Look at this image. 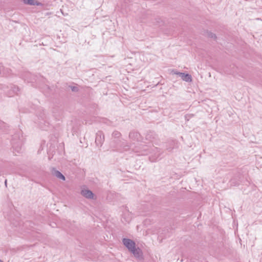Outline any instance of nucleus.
I'll use <instances>...</instances> for the list:
<instances>
[{
	"instance_id": "nucleus-1",
	"label": "nucleus",
	"mask_w": 262,
	"mask_h": 262,
	"mask_svg": "<svg viewBox=\"0 0 262 262\" xmlns=\"http://www.w3.org/2000/svg\"><path fill=\"white\" fill-rule=\"evenodd\" d=\"M122 243L130 252L136 247L135 242L129 238H123Z\"/></svg>"
},
{
	"instance_id": "nucleus-2",
	"label": "nucleus",
	"mask_w": 262,
	"mask_h": 262,
	"mask_svg": "<svg viewBox=\"0 0 262 262\" xmlns=\"http://www.w3.org/2000/svg\"><path fill=\"white\" fill-rule=\"evenodd\" d=\"M104 140V136L101 132H99L96 134L95 142L98 146H101Z\"/></svg>"
},
{
	"instance_id": "nucleus-3",
	"label": "nucleus",
	"mask_w": 262,
	"mask_h": 262,
	"mask_svg": "<svg viewBox=\"0 0 262 262\" xmlns=\"http://www.w3.org/2000/svg\"><path fill=\"white\" fill-rule=\"evenodd\" d=\"M134 256L138 259L143 258V253L142 250L139 248L135 247L131 251Z\"/></svg>"
},
{
	"instance_id": "nucleus-4",
	"label": "nucleus",
	"mask_w": 262,
	"mask_h": 262,
	"mask_svg": "<svg viewBox=\"0 0 262 262\" xmlns=\"http://www.w3.org/2000/svg\"><path fill=\"white\" fill-rule=\"evenodd\" d=\"M179 76H180L181 78L185 81L191 82L192 81L191 76L189 74L182 73L179 74Z\"/></svg>"
},
{
	"instance_id": "nucleus-5",
	"label": "nucleus",
	"mask_w": 262,
	"mask_h": 262,
	"mask_svg": "<svg viewBox=\"0 0 262 262\" xmlns=\"http://www.w3.org/2000/svg\"><path fill=\"white\" fill-rule=\"evenodd\" d=\"M52 172V174L57 178L61 179L63 181L65 180L64 176L60 171L55 170L54 168H53Z\"/></svg>"
},
{
	"instance_id": "nucleus-6",
	"label": "nucleus",
	"mask_w": 262,
	"mask_h": 262,
	"mask_svg": "<svg viewBox=\"0 0 262 262\" xmlns=\"http://www.w3.org/2000/svg\"><path fill=\"white\" fill-rule=\"evenodd\" d=\"M81 194L83 196H94L93 193L91 190L84 188L81 190Z\"/></svg>"
},
{
	"instance_id": "nucleus-7",
	"label": "nucleus",
	"mask_w": 262,
	"mask_h": 262,
	"mask_svg": "<svg viewBox=\"0 0 262 262\" xmlns=\"http://www.w3.org/2000/svg\"><path fill=\"white\" fill-rule=\"evenodd\" d=\"M24 2L25 4L29 5L40 6L42 5L40 3L35 1V0H24Z\"/></svg>"
},
{
	"instance_id": "nucleus-8",
	"label": "nucleus",
	"mask_w": 262,
	"mask_h": 262,
	"mask_svg": "<svg viewBox=\"0 0 262 262\" xmlns=\"http://www.w3.org/2000/svg\"><path fill=\"white\" fill-rule=\"evenodd\" d=\"M140 135L137 132H131L129 133V137L130 139L135 140L136 139L138 140Z\"/></svg>"
},
{
	"instance_id": "nucleus-9",
	"label": "nucleus",
	"mask_w": 262,
	"mask_h": 262,
	"mask_svg": "<svg viewBox=\"0 0 262 262\" xmlns=\"http://www.w3.org/2000/svg\"><path fill=\"white\" fill-rule=\"evenodd\" d=\"M154 23L155 25L161 26L163 24V21L160 18H158Z\"/></svg>"
},
{
	"instance_id": "nucleus-10",
	"label": "nucleus",
	"mask_w": 262,
	"mask_h": 262,
	"mask_svg": "<svg viewBox=\"0 0 262 262\" xmlns=\"http://www.w3.org/2000/svg\"><path fill=\"white\" fill-rule=\"evenodd\" d=\"M207 36L209 37H210V38H214V39H216V35L215 34L212 33V32H207Z\"/></svg>"
},
{
	"instance_id": "nucleus-11",
	"label": "nucleus",
	"mask_w": 262,
	"mask_h": 262,
	"mask_svg": "<svg viewBox=\"0 0 262 262\" xmlns=\"http://www.w3.org/2000/svg\"><path fill=\"white\" fill-rule=\"evenodd\" d=\"M120 133L118 132H114L113 133V136L115 137H119L120 136Z\"/></svg>"
},
{
	"instance_id": "nucleus-12",
	"label": "nucleus",
	"mask_w": 262,
	"mask_h": 262,
	"mask_svg": "<svg viewBox=\"0 0 262 262\" xmlns=\"http://www.w3.org/2000/svg\"><path fill=\"white\" fill-rule=\"evenodd\" d=\"M72 91L73 92H76L78 91V88L76 86H73L71 88Z\"/></svg>"
},
{
	"instance_id": "nucleus-13",
	"label": "nucleus",
	"mask_w": 262,
	"mask_h": 262,
	"mask_svg": "<svg viewBox=\"0 0 262 262\" xmlns=\"http://www.w3.org/2000/svg\"><path fill=\"white\" fill-rule=\"evenodd\" d=\"M4 125V123L3 122H0V129H2Z\"/></svg>"
},
{
	"instance_id": "nucleus-14",
	"label": "nucleus",
	"mask_w": 262,
	"mask_h": 262,
	"mask_svg": "<svg viewBox=\"0 0 262 262\" xmlns=\"http://www.w3.org/2000/svg\"><path fill=\"white\" fill-rule=\"evenodd\" d=\"M173 72L174 74L178 75L179 76V74L182 73L181 72H179L177 71H173Z\"/></svg>"
},
{
	"instance_id": "nucleus-15",
	"label": "nucleus",
	"mask_w": 262,
	"mask_h": 262,
	"mask_svg": "<svg viewBox=\"0 0 262 262\" xmlns=\"http://www.w3.org/2000/svg\"><path fill=\"white\" fill-rule=\"evenodd\" d=\"M13 147L15 149L17 150V152H19V149H17V147L15 146V144H13Z\"/></svg>"
},
{
	"instance_id": "nucleus-16",
	"label": "nucleus",
	"mask_w": 262,
	"mask_h": 262,
	"mask_svg": "<svg viewBox=\"0 0 262 262\" xmlns=\"http://www.w3.org/2000/svg\"><path fill=\"white\" fill-rule=\"evenodd\" d=\"M131 220V217H128L127 220L126 221L127 222H129Z\"/></svg>"
},
{
	"instance_id": "nucleus-17",
	"label": "nucleus",
	"mask_w": 262,
	"mask_h": 262,
	"mask_svg": "<svg viewBox=\"0 0 262 262\" xmlns=\"http://www.w3.org/2000/svg\"><path fill=\"white\" fill-rule=\"evenodd\" d=\"M88 199H96V198H93V197H92V198H88Z\"/></svg>"
},
{
	"instance_id": "nucleus-18",
	"label": "nucleus",
	"mask_w": 262,
	"mask_h": 262,
	"mask_svg": "<svg viewBox=\"0 0 262 262\" xmlns=\"http://www.w3.org/2000/svg\"><path fill=\"white\" fill-rule=\"evenodd\" d=\"M0 262H3V261L1 259H0Z\"/></svg>"
}]
</instances>
